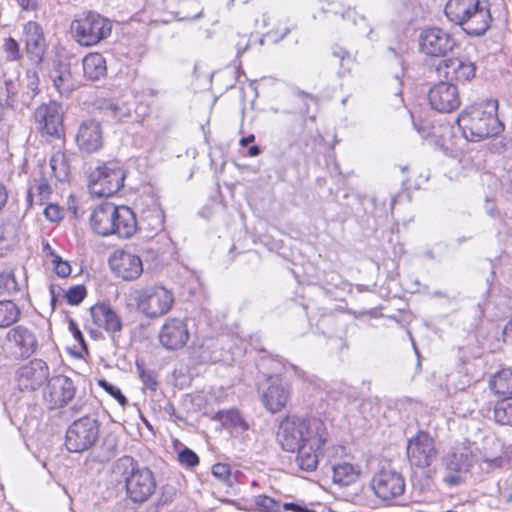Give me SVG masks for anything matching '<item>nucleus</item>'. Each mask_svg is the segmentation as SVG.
<instances>
[{"instance_id": "nucleus-35", "label": "nucleus", "mask_w": 512, "mask_h": 512, "mask_svg": "<svg viewBox=\"0 0 512 512\" xmlns=\"http://www.w3.org/2000/svg\"><path fill=\"white\" fill-rule=\"evenodd\" d=\"M50 167L59 182H67L70 176V164L67 155L62 151L55 152L50 159Z\"/></svg>"}, {"instance_id": "nucleus-59", "label": "nucleus", "mask_w": 512, "mask_h": 512, "mask_svg": "<svg viewBox=\"0 0 512 512\" xmlns=\"http://www.w3.org/2000/svg\"><path fill=\"white\" fill-rule=\"evenodd\" d=\"M283 369L286 374L293 373L295 376L299 378H304L305 376V372L303 370L292 364H283Z\"/></svg>"}, {"instance_id": "nucleus-7", "label": "nucleus", "mask_w": 512, "mask_h": 512, "mask_svg": "<svg viewBox=\"0 0 512 512\" xmlns=\"http://www.w3.org/2000/svg\"><path fill=\"white\" fill-rule=\"evenodd\" d=\"M135 302L138 310L147 318L166 315L174 304V294L163 285L147 286L137 292Z\"/></svg>"}, {"instance_id": "nucleus-62", "label": "nucleus", "mask_w": 512, "mask_h": 512, "mask_svg": "<svg viewBox=\"0 0 512 512\" xmlns=\"http://www.w3.org/2000/svg\"><path fill=\"white\" fill-rule=\"evenodd\" d=\"M255 136L253 134L248 135L247 137H243L240 139L239 144L242 147H246L249 143L254 142Z\"/></svg>"}, {"instance_id": "nucleus-11", "label": "nucleus", "mask_w": 512, "mask_h": 512, "mask_svg": "<svg viewBox=\"0 0 512 512\" xmlns=\"http://www.w3.org/2000/svg\"><path fill=\"white\" fill-rule=\"evenodd\" d=\"M455 39L441 28H428L419 36V47L422 53L430 57H444L453 51Z\"/></svg>"}, {"instance_id": "nucleus-49", "label": "nucleus", "mask_w": 512, "mask_h": 512, "mask_svg": "<svg viewBox=\"0 0 512 512\" xmlns=\"http://www.w3.org/2000/svg\"><path fill=\"white\" fill-rule=\"evenodd\" d=\"M283 508L285 510H292L294 512H329V508L323 504H314L311 507H307L298 503H284Z\"/></svg>"}, {"instance_id": "nucleus-8", "label": "nucleus", "mask_w": 512, "mask_h": 512, "mask_svg": "<svg viewBox=\"0 0 512 512\" xmlns=\"http://www.w3.org/2000/svg\"><path fill=\"white\" fill-rule=\"evenodd\" d=\"M125 177V171L119 163H105L90 173L89 191L97 197H110L124 186Z\"/></svg>"}, {"instance_id": "nucleus-9", "label": "nucleus", "mask_w": 512, "mask_h": 512, "mask_svg": "<svg viewBox=\"0 0 512 512\" xmlns=\"http://www.w3.org/2000/svg\"><path fill=\"white\" fill-rule=\"evenodd\" d=\"M50 369L42 359H33L20 366L15 373L16 385L22 393H33L47 384Z\"/></svg>"}, {"instance_id": "nucleus-64", "label": "nucleus", "mask_w": 512, "mask_h": 512, "mask_svg": "<svg viewBox=\"0 0 512 512\" xmlns=\"http://www.w3.org/2000/svg\"><path fill=\"white\" fill-rule=\"evenodd\" d=\"M43 252L45 253V255L51 260V253H56L52 248L51 246L49 245L48 242L44 243L43 244Z\"/></svg>"}, {"instance_id": "nucleus-52", "label": "nucleus", "mask_w": 512, "mask_h": 512, "mask_svg": "<svg viewBox=\"0 0 512 512\" xmlns=\"http://www.w3.org/2000/svg\"><path fill=\"white\" fill-rule=\"evenodd\" d=\"M99 386L102 387L108 394L115 398L122 406L126 405L127 399L122 394L121 390L107 382L106 380H99Z\"/></svg>"}, {"instance_id": "nucleus-4", "label": "nucleus", "mask_w": 512, "mask_h": 512, "mask_svg": "<svg viewBox=\"0 0 512 512\" xmlns=\"http://www.w3.org/2000/svg\"><path fill=\"white\" fill-rule=\"evenodd\" d=\"M366 467L373 473L371 488L378 498L391 500L404 493V477L391 467L386 457L381 454L371 455L366 459Z\"/></svg>"}, {"instance_id": "nucleus-31", "label": "nucleus", "mask_w": 512, "mask_h": 512, "mask_svg": "<svg viewBox=\"0 0 512 512\" xmlns=\"http://www.w3.org/2000/svg\"><path fill=\"white\" fill-rule=\"evenodd\" d=\"M82 64L84 75L91 80H98L106 75V60L100 53H89L83 58Z\"/></svg>"}, {"instance_id": "nucleus-41", "label": "nucleus", "mask_w": 512, "mask_h": 512, "mask_svg": "<svg viewBox=\"0 0 512 512\" xmlns=\"http://www.w3.org/2000/svg\"><path fill=\"white\" fill-rule=\"evenodd\" d=\"M494 418L501 425L512 426V398L502 400L496 404Z\"/></svg>"}, {"instance_id": "nucleus-38", "label": "nucleus", "mask_w": 512, "mask_h": 512, "mask_svg": "<svg viewBox=\"0 0 512 512\" xmlns=\"http://www.w3.org/2000/svg\"><path fill=\"white\" fill-rule=\"evenodd\" d=\"M19 307L10 300L0 301V328H6L18 321L20 317Z\"/></svg>"}, {"instance_id": "nucleus-1", "label": "nucleus", "mask_w": 512, "mask_h": 512, "mask_svg": "<svg viewBox=\"0 0 512 512\" xmlns=\"http://www.w3.org/2000/svg\"><path fill=\"white\" fill-rule=\"evenodd\" d=\"M328 440L329 432L325 423L314 416H286L277 430V441L281 448H322Z\"/></svg>"}, {"instance_id": "nucleus-37", "label": "nucleus", "mask_w": 512, "mask_h": 512, "mask_svg": "<svg viewBox=\"0 0 512 512\" xmlns=\"http://www.w3.org/2000/svg\"><path fill=\"white\" fill-rule=\"evenodd\" d=\"M407 458L412 467L429 468L437 458V450H407Z\"/></svg>"}, {"instance_id": "nucleus-33", "label": "nucleus", "mask_w": 512, "mask_h": 512, "mask_svg": "<svg viewBox=\"0 0 512 512\" xmlns=\"http://www.w3.org/2000/svg\"><path fill=\"white\" fill-rule=\"evenodd\" d=\"M490 389L500 396H512V368H503L495 373L490 382Z\"/></svg>"}, {"instance_id": "nucleus-6", "label": "nucleus", "mask_w": 512, "mask_h": 512, "mask_svg": "<svg viewBox=\"0 0 512 512\" xmlns=\"http://www.w3.org/2000/svg\"><path fill=\"white\" fill-rule=\"evenodd\" d=\"M73 39L82 47H92L108 38L112 31L109 19L89 11L77 16L70 25Z\"/></svg>"}, {"instance_id": "nucleus-48", "label": "nucleus", "mask_w": 512, "mask_h": 512, "mask_svg": "<svg viewBox=\"0 0 512 512\" xmlns=\"http://www.w3.org/2000/svg\"><path fill=\"white\" fill-rule=\"evenodd\" d=\"M74 402L71 404L69 410L72 413V415L76 416L79 414H85L88 415V412L90 410V404H89V398L86 396V394H81L74 398Z\"/></svg>"}, {"instance_id": "nucleus-42", "label": "nucleus", "mask_w": 512, "mask_h": 512, "mask_svg": "<svg viewBox=\"0 0 512 512\" xmlns=\"http://www.w3.org/2000/svg\"><path fill=\"white\" fill-rule=\"evenodd\" d=\"M511 456L502 452L500 454H487L485 453L482 457L481 467L484 470H492L501 468L509 463Z\"/></svg>"}, {"instance_id": "nucleus-30", "label": "nucleus", "mask_w": 512, "mask_h": 512, "mask_svg": "<svg viewBox=\"0 0 512 512\" xmlns=\"http://www.w3.org/2000/svg\"><path fill=\"white\" fill-rule=\"evenodd\" d=\"M334 15L337 18H340L345 23L346 27H354L356 32L359 34L369 35L372 31L367 24L365 17L358 14L355 9L341 8L340 10L334 11Z\"/></svg>"}, {"instance_id": "nucleus-19", "label": "nucleus", "mask_w": 512, "mask_h": 512, "mask_svg": "<svg viewBox=\"0 0 512 512\" xmlns=\"http://www.w3.org/2000/svg\"><path fill=\"white\" fill-rule=\"evenodd\" d=\"M26 53L29 59L39 64L46 50V41L42 27L33 21L27 22L23 27Z\"/></svg>"}, {"instance_id": "nucleus-57", "label": "nucleus", "mask_w": 512, "mask_h": 512, "mask_svg": "<svg viewBox=\"0 0 512 512\" xmlns=\"http://www.w3.org/2000/svg\"><path fill=\"white\" fill-rule=\"evenodd\" d=\"M250 41L247 36H240L238 42L236 43L237 56H241L249 47Z\"/></svg>"}, {"instance_id": "nucleus-36", "label": "nucleus", "mask_w": 512, "mask_h": 512, "mask_svg": "<svg viewBox=\"0 0 512 512\" xmlns=\"http://www.w3.org/2000/svg\"><path fill=\"white\" fill-rule=\"evenodd\" d=\"M212 475L222 484L232 487L237 481L240 472L230 464L218 462L212 466Z\"/></svg>"}, {"instance_id": "nucleus-34", "label": "nucleus", "mask_w": 512, "mask_h": 512, "mask_svg": "<svg viewBox=\"0 0 512 512\" xmlns=\"http://www.w3.org/2000/svg\"><path fill=\"white\" fill-rule=\"evenodd\" d=\"M164 225V213L160 207L153 205L151 208L145 209L141 213L138 226H143L152 232L160 231Z\"/></svg>"}, {"instance_id": "nucleus-58", "label": "nucleus", "mask_w": 512, "mask_h": 512, "mask_svg": "<svg viewBox=\"0 0 512 512\" xmlns=\"http://www.w3.org/2000/svg\"><path fill=\"white\" fill-rule=\"evenodd\" d=\"M502 185L510 192H512V166L501 177Z\"/></svg>"}, {"instance_id": "nucleus-3", "label": "nucleus", "mask_w": 512, "mask_h": 512, "mask_svg": "<svg viewBox=\"0 0 512 512\" xmlns=\"http://www.w3.org/2000/svg\"><path fill=\"white\" fill-rule=\"evenodd\" d=\"M445 15L469 35L480 36L489 28L491 16L480 0H448Z\"/></svg>"}, {"instance_id": "nucleus-45", "label": "nucleus", "mask_w": 512, "mask_h": 512, "mask_svg": "<svg viewBox=\"0 0 512 512\" xmlns=\"http://www.w3.org/2000/svg\"><path fill=\"white\" fill-rule=\"evenodd\" d=\"M2 48L6 54V59L12 62L19 61L22 58L18 42L12 37L3 40Z\"/></svg>"}, {"instance_id": "nucleus-18", "label": "nucleus", "mask_w": 512, "mask_h": 512, "mask_svg": "<svg viewBox=\"0 0 512 512\" xmlns=\"http://www.w3.org/2000/svg\"><path fill=\"white\" fill-rule=\"evenodd\" d=\"M473 455L471 450H457L449 452L443 459L446 469L454 474L444 477V482L449 486L459 485L462 481L461 474L469 470Z\"/></svg>"}, {"instance_id": "nucleus-56", "label": "nucleus", "mask_w": 512, "mask_h": 512, "mask_svg": "<svg viewBox=\"0 0 512 512\" xmlns=\"http://www.w3.org/2000/svg\"><path fill=\"white\" fill-rule=\"evenodd\" d=\"M69 330L71 331L74 339L78 341L80 344L84 345L85 341L83 334L81 333L77 324L73 320H70L69 322Z\"/></svg>"}, {"instance_id": "nucleus-17", "label": "nucleus", "mask_w": 512, "mask_h": 512, "mask_svg": "<svg viewBox=\"0 0 512 512\" xmlns=\"http://www.w3.org/2000/svg\"><path fill=\"white\" fill-rule=\"evenodd\" d=\"M188 339L189 332L186 323L177 318L167 319L159 333L160 343L169 350L182 348Z\"/></svg>"}, {"instance_id": "nucleus-27", "label": "nucleus", "mask_w": 512, "mask_h": 512, "mask_svg": "<svg viewBox=\"0 0 512 512\" xmlns=\"http://www.w3.org/2000/svg\"><path fill=\"white\" fill-rule=\"evenodd\" d=\"M231 435L238 437L250 428L248 422L240 415L237 410L219 411L214 416Z\"/></svg>"}, {"instance_id": "nucleus-25", "label": "nucleus", "mask_w": 512, "mask_h": 512, "mask_svg": "<svg viewBox=\"0 0 512 512\" xmlns=\"http://www.w3.org/2000/svg\"><path fill=\"white\" fill-rule=\"evenodd\" d=\"M289 397V387L280 382L279 379H274L262 393V402L269 412L277 413L286 406Z\"/></svg>"}, {"instance_id": "nucleus-44", "label": "nucleus", "mask_w": 512, "mask_h": 512, "mask_svg": "<svg viewBox=\"0 0 512 512\" xmlns=\"http://www.w3.org/2000/svg\"><path fill=\"white\" fill-rule=\"evenodd\" d=\"M19 291L18 283L12 271L0 273V293L12 294Z\"/></svg>"}, {"instance_id": "nucleus-28", "label": "nucleus", "mask_w": 512, "mask_h": 512, "mask_svg": "<svg viewBox=\"0 0 512 512\" xmlns=\"http://www.w3.org/2000/svg\"><path fill=\"white\" fill-rule=\"evenodd\" d=\"M361 475L362 469L356 464L343 462L333 467V481L343 487L356 483Z\"/></svg>"}, {"instance_id": "nucleus-53", "label": "nucleus", "mask_w": 512, "mask_h": 512, "mask_svg": "<svg viewBox=\"0 0 512 512\" xmlns=\"http://www.w3.org/2000/svg\"><path fill=\"white\" fill-rule=\"evenodd\" d=\"M178 461L182 466L191 468L199 463V457L193 450H180L178 453Z\"/></svg>"}, {"instance_id": "nucleus-13", "label": "nucleus", "mask_w": 512, "mask_h": 512, "mask_svg": "<svg viewBox=\"0 0 512 512\" xmlns=\"http://www.w3.org/2000/svg\"><path fill=\"white\" fill-rule=\"evenodd\" d=\"M112 272L124 281H134L143 273V263L139 255L129 250H116L109 257Z\"/></svg>"}, {"instance_id": "nucleus-16", "label": "nucleus", "mask_w": 512, "mask_h": 512, "mask_svg": "<svg viewBox=\"0 0 512 512\" xmlns=\"http://www.w3.org/2000/svg\"><path fill=\"white\" fill-rule=\"evenodd\" d=\"M62 108L51 101L40 105L35 111V119L43 134L59 138L62 131Z\"/></svg>"}, {"instance_id": "nucleus-63", "label": "nucleus", "mask_w": 512, "mask_h": 512, "mask_svg": "<svg viewBox=\"0 0 512 512\" xmlns=\"http://www.w3.org/2000/svg\"><path fill=\"white\" fill-rule=\"evenodd\" d=\"M261 153L259 146L253 145L248 150V155L251 157L258 156Z\"/></svg>"}, {"instance_id": "nucleus-50", "label": "nucleus", "mask_w": 512, "mask_h": 512, "mask_svg": "<svg viewBox=\"0 0 512 512\" xmlns=\"http://www.w3.org/2000/svg\"><path fill=\"white\" fill-rule=\"evenodd\" d=\"M65 296L69 304L78 305L86 296V288L83 285L70 287Z\"/></svg>"}, {"instance_id": "nucleus-61", "label": "nucleus", "mask_w": 512, "mask_h": 512, "mask_svg": "<svg viewBox=\"0 0 512 512\" xmlns=\"http://www.w3.org/2000/svg\"><path fill=\"white\" fill-rule=\"evenodd\" d=\"M7 198H8V193H7L6 188L2 184H0V210L6 204Z\"/></svg>"}, {"instance_id": "nucleus-32", "label": "nucleus", "mask_w": 512, "mask_h": 512, "mask_svg": "<svg viewBox=\"0 0 512 512\" xmlns=\"http://www.w3.org/2000/svg\"><path fill=\"white\" fill-rule=\"evenodd\" d=\"M50 78L60 95H68L74 88L71 72L66 65L54 68L50 73Z\"/></svg>"}, {"instance_id": "nucleus-60", "label": "nucleus", "mask_w": 512, "mask_h": 512, "mask_svg": "<svg viewBox=\"0 0 512 512\" xmlns=\"http://www.w3.org/2000/svg\"><path fill=\"white\" fill-rule=\"evenodd\" d=\"M333 56L340 59L341 62L350 58V53L342 47H335L333 49Z\"/></svg>"}, {"instance_id": "nucleus-10", "label": "nucleus", "mask_w": 512, "mask_h": 512, "mask_svg": "<svg viewBox=\"0 0 512 512\" xmlns=\"http://www.w3.org/2000/svg\"><path fill=\"white\" fill-rule=\"evenodd\" d=\"M75 395L74 382L62 374L50 377L42 392L43 401L51 410L67 406L74 400Z\"/></svg>"}, {"instance_id": "nucleus-43", "label": "nucleus", "mask_w": 512, "mask_h": 512, "mask_svg": "<svg viewBox=\"0 0 512 512\" xmlns=\"http://www.w3.org/2000/svg\"><path fill=\"white\" fill-rule=\"evenodd\" d=\"M23 84L19 82L18 78L5 79V91H6V103L9 106H13L18 101L21 102V93H22Z\"/></svg>"}, {"instance_id": "nucleus-15", "label": "nucleus", "mask_w": 512, "mask_h": 512, "mask_svg": "<svg viewBox=\"0 0 512 512\" xmlns=\"http://www.w3.org/2000/svg\"><path fill=\"white\" fill-rule=\"evenodd\" d=\"M476 64L464 58H447L438 66V72L450 83L465 84L476 76Z\"/></svg>"}, {"instance_id": "nucleus-47", "label": "nucleus", "mask_w": 512, "mask_h": 512, "mask_svg": "<svg viewBox=\"0 0 512 512\" xmlns=\"http://www.w3.org/2000/svg\"><path fill=\"white\" fill-rule=\"evenodd\" d=\"M51 264L59 277L65 278L71 274L69 262L64 261L57 253H51Z\"/></svg>"}, {"instance_id": "nucleus-51", "label": "nucleus", "mask_w": 512, "mask_h": 512, "mask_svg": "<svg viewBox=\"0 0 512 512\" xmlns=\"http://www.w3.org/2000/svg\"><path fill=\"white\" fill-rule=\"evenodd\" d=\"M432 445V438L427 432L419 431L408 441L407 448H428Z\"/></svg>"}, {"instance_id": "nucleus-22", "label": "nucleus", "mask_w": 512, "mask_h": 512, "mask_svg": "<svg viewBox=\"0 0 512 512\" xmlns=\"http://www.w3.org/2000/svg\"><path fill=\"white\" fill-rule=\"evenodd\" d=\"M6 337L23 358H28L37 351L38 341L36 335L31 329L23 325L10 329Z\"/></svg>"}, {"instance_id": "nucleus-29", "label": "nucleus", "mask_w": 512, "mask_h": 512, "mask_svg": "<svg viewBox=\"0 0 512 512\" xmlns=\"http://www.w3.org/2000/svg\"><path fill=\"white\" fill-rule=\"evenodd\" d=\"M52 192V188L47 178L40 174L39 177L33 178L27 193V200L30 205H42L48 199Z\"/></svg>"}, {"instance_id": "nucleus-20", "label": "nucleus", "mask_w": 512, "mask_h": 512, "mask_svg": "<svg viewBox=\"0 0 512 512\" xmlns=\"http://www.w3.org/2000/svg\"><path fill=\"white\" fill-rule=\"evenodd\" d=\"M114 213L116 205L104 202L96 206L90 215L91 229L100 236L115 235Z\"/></svg>"}, {"instance_id": "nucleus-39", "label": "nucleus", "mask_w": 512, "mask_h": 512, "mask_svg": "<svg viewBox=\"0 0 512 512\" xmlns=\"http://www.w3.org/2000/svg\"><path fill=\"white\" fill-rule=\"evenodd\" d=\"M296 452L295 462L297 466L307 472L314 471L318 466V455L316 450H291Z\"/></svg>"}, {"instance_id": "nucleus-23", "label": "nucleus", "mask_w": 512, "mask_h": 512, "mask_svg": "<svg viewBox=\"0 0 512 512\" xmlns=\"http://www.w3.org/2000/svg\"><path fill=\"white\" fill-rule=\"evenodd\" d=\"M76 141L78 147L87 153H92L100 149L103 144L100 123L95 120L83 122L79 127Z\"/></svg>"}, {"instance_id": "nucleus-24", "label": "nucleus", "mask_w": 512, "mask_h": 512, "mask_svg": "<svg viewBox=\"0 0 512 512\" xmlns=\"http://www.w3.org/2000/svg\"><path fill=\"white\" fill-rule=\"evenodd\" d=\"M93 323L106 332L114 334L122 329V321L116 311L105 303H98L90 309Z\"/></svg>"}, {"instance_id": "nucleus-5", "label": "nucleus", "mask_w": 512, "mask_h": 512, "mask_svg": "<svg viewBox=\"0 0 512 512\" xmlns=\"http://www.w3.org/2000/svg\"><path fill=\"white\" fill-rule=\"evenodd\" d=\"M114 473L123 476L127 495L134 502L146 501L156 489L153 472L147 467H139L131 457L118 459Z\"/></svg>"}, {"instance_id": "nucleus-40", "label": "nucleus", "mask_w": 512, "mask_h": 512, "mask_svg": "<svg viewBox=\"0 0 512 512\" xmlns=\"http://www.w3.org/2000/svg\"><path fill=\"white\" fill-rule=\"evenodd\" d=\"M39 84V76L36 70H28L21 93V102L28 104L36 95Z\"/></svg>"}, {"instance_id": "nucleus-21", "label": "nucleus", "mask_w": 512, "mask_h": 512, "mask_svg": "<svg viewBox=\"0 0 512 512\" xmlns=\"http://www.w3.org/2000/svg\"><path fill=\"white\" fill-rule=\"evenodd\" d=\"M135 102L124 97L102 99L97 102V108L108 120L123 122L132 117Z\"/></svg>"}, {"instance_id": "nucleus-55", "label": "nucleus", "mask_w": 512, "mask_h": 512, "mask_svg": "<svg viewBox=\"0 0 512 512\" xmlns=\"http://www.w3.org/2000/svg\"><path fill=\"white\" fill-rule=\"evenodd\" d=\"M45 217L51 222H57L63 218V210L56 204H49L44 209Z\"/></svg>"}, {"instance_id": "nucleus-14", "label": "nucleus", "mask_w": 512, "mask_h": 512, "mask_svg": "<svg viewBox=\"0 0 512 512\" xmlns=\"http://www.w3.org/2000/svg\"><path fill=\"white\" fill-rule=\"evenodd\" d=\"M428 100L433 109L442 113H450L461 104L457 86L447 80L440 81L430 88Z\"/></svg>"}, {"instance_id": "nucleus-54", "label": "nucleus", "mask_w": 512, "mask_h": 512, "mask_svg": "<svg viewBox=\"0 0 512 512\" xmlns=\"http://www.w3.org/2000/svg\"><path fill=\"white\" fill-rule=\"evenodd\" d=\"M138 370H139V376L142 380L143 384L149 388L150 390H156L157 389V381L153 375L152 372L146 371L143 368L140 367L139 364H137Z\"/></svg>"}, {"instance_id": "nucleus-2", "label": "nucleus", "mask_w": 512, "mask_h": 512, "mask_svg": "<svg viewBox=\"0 0 512 512\" xmlns=\"http://www.w3.org/2000/svg\"><path fill=\"white\" fill-rule=\"evenodd\" d=\"M497 112L498 101L495 99H487L465 108L457 118L463 137L474 142L500 134L504 124Z\"/></svg>"}, {"instance_id": "nucleus-12", "label": "nucleus", "mask_w": 512, "mask_h": 512, "mask_svg": "<svg viewBox=\"0 0 512 512\" xmlns=\"http://www.w3.org/2000/svg\"><path fill=\"white\" fill-rule=\"evenodd\" d=\"M98 438V424L88 415L75 420L66 432L67 448H91Z\"/></svg>"}, {"instance_id": "nucleus-26", "label": "nucleus", "mask_w": 512, "mask_h": 512, "mask_svg": "<svg viewBox=\"0 0 512 512\" xmlns=\"http://www.w3.org/2000/svg\"><path fill=\"white\" fill-rule=\"evenodd\" d=\"M115 235L120 238L132 237L138 228V221L131 208L128 206H116L114 213Z\"/></svg>"}, {"instance_id": "nucleus-46", "label": "nucleus", "mask_w": 512, "mask_h": 512, "mask_svg": "<svg viewBox=\"0 0 512 512\" xmlns=\"http://www.w3.org/2000/svg\"><path fill=\"white\" fill-rule=\"evenodd\" d=\"M255 504L263 512H278L281 508L280 502L266 495L257 496Z\"/></svg>"}]
</instances>
